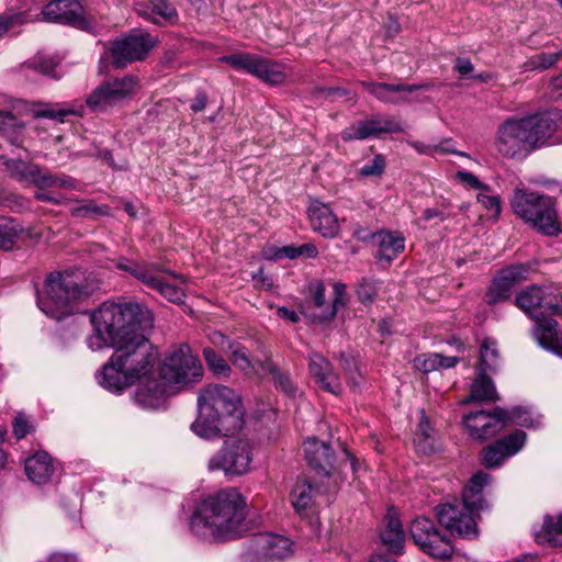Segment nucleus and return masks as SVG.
Returning a JSON list of instances; mask_svg holds the SVG:
<instances>
[{
  "instance_id": "obj_1",
  "label": "nucleus",
  "mask_w": 562,
  "mask_h": 562,
  "mask_svg": "<svg viewBox=\"0 0 562 562\" xmlns=\"http://www.w3.org/2000/svg\"><path fill=\"white\" fill-rule=\"evenodd\" d=\"M91 323L93 334L87 338L88 347L114 348L98 376L104 389L121 392L154 375L159 352L147 337L154 317L146 306L132 301H106L91 314Z\"/></svg>"
},
{
  "instance_id": "obj_2",
  "label": "nucleus",
  "mask_w": 562,
  "mask_h": 562,
  "mask_svg": "<svg viewBox=\"0 0 562 562\" xmlns=\"http://www.w3.org/2000/svg\"><path fill=\"white\" fill-rule=\"evenodd\" d=\"M190 526L198 536L214 541L244 537L249 530L245 497L228 488L205 498L191 518Z\"/></svg>"
},
{
  "instance_id": "obj_3",
  "label": "nucleus",
  "mask_w": 562,
  "mask_h": 562,
  "mask_svg": "<svg viewBox=\"0 0 562 562\" xmlns=\"http://www.w3.org/2000/svg\"><path fill=\"white\" fill-rule=\"evenodd\" d=\"M199 415L191 430L201 438L216 439L239 431L244 425L240 396L231 387L210 384L198 397Z\"/></svg>"
},
{
  "instance_id": "obj_4",
  "label": "nucleus",
  "mask_w": 562,
  "mask_h": 562,
  "mask_svg": "<svg viewBox=\"0 0 562 562\" xmlns=\"http://www.w3.org/2000/svg\"><path fill=\"white\" fill-rule=\"evenodd\" d=\"M90 293L80 271L53 272L46 279V296L38 299V306L46 315L60 319L71 313L72 303Z\"/></svg>"
},
{
  "instance_id": "obj_5",
  "label": "nucleus",
  "mask_w": 562,
  "mask_h": 562,
  "mask_svg": "<svg viewBox=\"0 0 562 562\" xmlns=\"http://www.w3.org/2000/svg\"><path fill=\"white\" fill-rule=\"evenodd\" d=\"M555 199L536 191L515 189L510 205L514 213L544 236L562 233Z\"/></svg>"
},
{
  "instance_id": "obj_6",
  "label": "nucleus",
  "mask_w": 562,
  "mask_h": 562,
  "mask_svg": "<svg viewBox=\"0 0 562 562\" xmlns=\"http://www.w3.org/2000/svg\"><path fill=\"white\" fill-rule=\"evenodd\" d=\"M254 443L244 438L224 441L207 462L210 472L222 471L226 476H240L251 470Z\"/></svg>"
},
{
  "instance_id": "obj_7",
  "label": "nucleus",
  "mask_w": 562,
  "mask_h": 562,
  "mask_svg": "<svg viewBox=\"0 0 562 562\" xmlns=\"http://www.w3.org/2000/svg\"><path fill=\"white\" fill-rule=\"evenodd\" d=\"M159 374L166 383L183 386L199 382L203 375V368L190 346L183 344L165 358Z\"/></svg>"
},
{
  "instance_id": "obj_8",
  "label": "nucleus",
  "mask_w": 562,
  "mask_h": 562,
  "mask_svg": "<svg viewBox=\"0 0 562 562\" xmlns=\"http://www.w3.org/2000/svg\"><path fill=\"white\" fill-rule=\"evenodd\" d=\"M409 533L414 543L424 553L442 560L452 555L453 547L450 539L440 532L431 519L417 517L411 525Z\"/></svg>"
},
{
  "instance_id": "obj_9",
  "label": "nucleus",
  "mask_w": 562,
  "mask_h": 562,
  "mask_svg": "<svg viewBox=\"0 0 562 562\" xmlns=\"http://www.w3.org/2000/svg\"><path fill=\"white\" fill-rule=\"evenodd\" d=\"M156 44V37L149 33L143 30H133L112 43V63L115 68H124L128 64L143 60Z\"/></svg>"
},
{
  "instance_id": "obj_10",
  "label": "nucleus",
  "mask_w": 562,
  "mask_h": 562,
  "mask_svg": "<svg viewBox=\"0 0 562 562\" xmlns=\"http://www.w3.org/2000/svg\"><path fill=\"white\" fill-rule=\"evenodd\" d=\"M437 519L452 536L474 539L479 535L475 520L476 510H472L463 502L440 504L435 508Z\"/></svg>"
},
{
  "instance_id": "obj_11",
  "label": "nucleus",
  "mask_w": 562,
  "mask_h": 562,
  "mask_svg": "<svg viewBox=\"0 0 562 562\" xmlns=\"http://www.w3.org/2000/svg\"><path fill=\"white\" fill-rule=\"evenodd\" d=\"M562 120V112L551 110L520 117L521 128L530 151L548 145Z\"/></svg>"
},
{
  "instance_id": "obj_12",
  "label": "nucleus",
  "mask_w": 562,
  "mask_h": 562,
  "mask_svg": "<svg viewBox=\"0 0 562 562\" xmlns=\"http://www.w3.org/2000/svg\"><path fill=\"white\" fill-rule=\"evenodd\" d=\"M137 86L134 76L126 75L122 78L108 80L97 87L87 98V105L93 112H103L131 97Z\"/></svg>"
},
{
  "instance_id": "obj_13",
  "label": "nucleus",
  "mask_w": 562,
  "mask_h": 562,
  "mask_svg": "<svg viewBox=\"0 0 562 562\" xmlns=\"http://www.w3.org/2000/svg\"><path fill=\"white\" fill-rule=\"evenodd\" d=\"M220 60L237 70H244L269 83H280L284 79V74L280 65L254 54L237 53L223 56Z\"/></svg>"
},
{
  "instance_id": "obj_14",
  "label": "nucleus",
  "mask_w": 562,
  "mask_h": 562,
  "mask_svg": "<svg viewBox=\"0 0 562 562\" xmlns=\"http://www.w3.org/2000/svg\"><path fill=\"white\" fill-rule=\"evenodd\" d=\"M495 147L503 157L509 159H524L531 154L519 119H508L498 126Z\"/></svg>"
},
{
  "instance_id": "obj_15",
  "label": "nucleus",
  "mask_w": 562,
  "mask_h": 562,
  "mask_svg": "<svg viewBox=\"0 0 562 562\" xmlns=\"http://www.w3.org/2000/svg\"><path fill=\"white\" fill-rule=\"evenodd\" d=\"M527 434L517 429L493 443L485 446L480 452V461L486 469L501 468L504 462L517 454L525 446Z\"/></svg>"
},
{
  "instance_id": "obj_16",
  "label": "nucleus",
  "mask_w": 562,
  "mask_h": 562,
  "mask_svg": "<svg viewBox=\"0 0 562 562\" xmlns=\"http://www.w3.org/2000/svg\"><path fill=\"white\" fill-rule=\"evenodd\" d=\"M48 22L68 24L86 32L94 31V22L87 18L78 0H53L43 10Z\"/></svg>"
},
{
  "instance_id": "obj_17",
  "label": "nucleus",
  "mask_w": 562,
  "mask_h": 562,
  "mask_svg": "<svg viewBox=\"0 0 562 562\" xmlns=\"http://www.w3.org/2000/svg\"><path fill=\"white\" fill-rule=\"evenodd\" d=\"M530 266L527 263L512 265L502 269L485 293L484 300L488 305L507 301L515 285L528 278Z\"/></svg>"
},
{
  "instance_id": "obj_18",
  "label": "nucleus",
  "mask_w": 562,
  "mask_h": 562,
  "mask_svg": "<svg viewBox=\"0 0 562 562\" xmlns=\"http://www.w3.org/2000/svg\"><path fill=\"white\" fill-rule=\"evenodd\" d=\"M498 408L470 412L463 417V424L470 438L483 442L495 437L505 428V419Z\"/></svg>"
},
{
  "instance_id": "obj_19",
  "label": "nucleus",
  "mask_w": 562,
  "mask_h": 562,
  "mask_svg": "<svg viewBox=\"0 0 562 562\" xmlns=\"http://www.w3.org/2000/svg\"><path fill=\"white\" fill-rule=\"evenodd\" d=\"M292 541L274 533H258L251 540L250 553L258 562L284 559L292 553Z\"/></svg>"
},
{
  "instance_id": "obj_20",
  "label": "nucleus",
  "mask_w": 562,
  "mask_h": 562,
  "mask_svg": "<svg viewBox=\"0 0 562 562\" xmlns=\"http://www.w3.org/2000/svg\"><path fill=\"white\" fill-rule=\"evenodd\" d=\"M551 301H553V294L548 292L547 289L530 285L520 291L515 300V304L522 310L526 314L530 315L535 321L536 325L547 317L548 310L552 308Z\"/></svg>"
},
{
  "instance_id": "obj_21",
  "label": "nucleus",
  "mask_w": 562,
  "mask_h": 562,
  "mask_svg": "<svg viewBox=\"0 0 562 562\" xmlns=\"http://www.w3.org/2000/svg\"><path fill=\"white\" fill-rule=\"evenodd\" d=\"M401 132H403L401 123L394 120H383L375 115L345 128L341 132V138L345 142L363 140L370 137H378L381 134Z\"/></svg>"
},
{
  "instance_id": "obj_22",
  "label": "nucleus",
  "mask_w": 562,
  "mask_h": 562,
  "mask_svg": "<svg viewBox=\"0 0 562 562\" xmlns=\"http://www.w3.org/2000/svg\"><path fill=\"white\" fill-rule=\"evenodd\" d=\"M21 177L34 183L38 189L59 188L65 190H79L80 183L67 175H54L44 171L38 165H29L22 161L18 162Z\"/></svg>"
},
{
  "instance_id": "obj_23",
  "label": "nucleus",
  "mask_w": 562,
  "mask_h": 562,
  "mask_svg": "<svg viewBox=\"0 0 562 562\" xmlns=\"http://www.w3.org/2000/svg\"><path fill=\"white\" fill-rule=\"evenodd\" d=\"M362 86L384 103L398 104L409 102V94L419 89L429 88V85H406V83H385L374 81H363Z\"/></svg>"
},
{
  "instance_id": "obj_24",
  "label": "nucleus",
  "mask_w": 562,
  "mask_h": 562,
  "mask_svg": "<svg viewBox=\"0 0 562 562\" xmlns=\"http://www.w3.org/2000/svg\"><path fill=\"white\" fill-rule=\"evenodd\" d=\"M308 368L315 383L325 392L338 395L341 393V383L333 364L321 353L312 352L308 356Z\"/></svg>"
},
{
  "instance_id": "obj_25",
  "label": "nucleus",
  "mask_w": 562,
  "mask_h": 562,
  "mask_svg": "<svg viewBox=\"0 0 562 562\" xmlns=\"http://www.w3.org/2000/svg\"><path fill=\"white\" fill-rule=\"evenodd\" d=\"M304 453L307 463L318 473L329 476L334 470L335 453L331 447L316 438L304 442Z\"/></svg>"
},
{
  "instance_id": "obj_26",
  "label": "nucleus",
  "mask_w": 562,
  "mask_h": 562,
  "mask_svg": "<svg viewBox=\"0 0 562 562\" xmlns=\"http://www.w3.org/2000/svg\"><path fill=\"white\" fill-rule=\"evenodd\" d=\"M308 217L313 229L325 238H334L339 232L337 216L329 205L315 201L308 207Z\"/></svg>"
},
{
  "instance_id": "obj_27",
  "label": "nucleus",
  "mask_w": 562,
  "mask_h": 562,
  "mask_svg": "<svg viewBox=\"0 0 562 562\" xmlns=\"http://www.w3.org/2000/svg\"><path fill=\"white\" fill-rule=\"evenodd\" d=\"M211 339L213 344L229 352V360L237 369L246 374L256 372V367H259L258 362L260 360L251 361L246 348L241 344L229 340L221 333H214Z\"/></svg>"
},
{
  "instance_id": "obj_28",
  "label": "nucleus",
  "mask_w": 562,
  "mask_h": 562,
  "mask_svg": "<svg viewBox=\"0 0 562 562\" xmlns=\"http://www.w3.org/2000/svg\"><path fill=\"white\" fill-rule=\"evenodd\" d=\"M115 267L134 277L146 286L153 283L155 273H168L175 278L177 277L173 272L164 270L160 265L138 262L126 257H120L115 262Z\"/></svg>"
},
{
  "instance_id": "obj_29",
  "label": "nucleus",
  "mask_w": 562,
  "mask_h": 562,
  "mask_svg": "<svg viewBox=\"0 0 562 562\" xmlns=\"http://www.w3.org/2000/svg\"><path fill=\"white\" fill-rule=\"evenodd\" d=\"M142 384L136 389L134 400L143 408L157 409L165 402V385L154 379H143Z\"/></svg>"
},
{
  "instance_id": "obj_30",
  "label": "nucleus",
  "mask_w": 562,
  "mask_h": 562,
  "mask_svg": "<svg viewBox=\"0 0 562 562\" xmlns=\"http://www.w3.org/2000/svg\"><path fill=\"white\" fill-rule=\"evenodd\" d=\"M533 335L542 348L562 358V330L559 329L557 321L543 319L535 326Z\"/></svg>"
},
{
  "instance_id": "obj_31",
  "label": "nucleus",
  "mask_w": 562,
  "mask_h": 562,
  "mask_svg": "<svg viewBox=\"0 0 562 562\" xmlns=\"http://www.w3.org/2000/svg\"><path fill=\"white\" fill-rule=\"evenodd\" d=\"M380 538L389 551L395 554L403 553L405 532L396 513L392 509H389L384 518V528Z\"/></svg>"
},
{
  "instance_id": "obj_32",
  "label": "nucleus",
  "mask_w": 562,
  "mask_h": 562,
  "mask_svg": "<svg viewBox=\"0 0 562 562\" xmlns=\"http://www.w3.org/2000/svg\"><path fill=\"white\" fill-rule=\"evenodd\" d=\"M54 471L52 458L45 451H38L25 460V474L35 484H46Z\"/></svg>"
},
{
  "instance_id": "obj_33",
  "label": "nucleus",
  "mask_w": 562,
  "mask_h": 562,
  "mask_svg": "<svg viewBox=\"0 0 562 562\" xmlns=\"http://www.w3.org/2000/svg\"><path fill=\"white\" fill-rule=\"evenodd\" d=\"M492 476L488 473L479 471L475 473L468 485L463 488L462 501L472 510L480 512L486 507V502L483 498L482 491L486 486Z\"/></svg>"
},
{
  "instance_id": "obj_34",
  "label": "nucleus",
  "mask_w": 562,
  "mask_h": 562,
  "mask_svg": "<svg viewBox=\"0 0 562 562\" xmlns=\"http://www.w3.org/2000/svg\"><path fill=\"white\" fill-rule=\"evenodd\" d=\"M492 373L476 371V378L472 382L470 394L462 404L471 402H496L499 396L491 378Z\"/></svg>"
},
{
  "instance_id": "obj_35",
  "label": "nucleus",
  "mask_w": 562,
  "mask_h": 562,
  "mask_svg": "<svg viewBox=\"0 0 562 562\" xmlns=\"http://www.w3.org/2000/svg\"><path fill=\"white\" fill-rule=\"evenodd\" d=\"M148 2L149 8L142 4L135 8L139 16L155 24H159L160 20L168 22L177 20V10L169 0H148Z\"/></svg>"
},
{
  "instance_id": "obj_36",
  "label": "nucleus",
  "mask_w": 562,
  "mask_h": 562,
  "mask_svg": "<svg viewBox=\"0 0 562 562\" xmlns=\"http://www.w3.org/2000/svg\"><path fill=\"white\" fill-rule=\"evenodd\" d=\"M378 258L391 263L405 248V238L400 232H379Z\"/></svg>"
},
{
  "instance_id": "obj_37",
  "label": "nucleus",
  "mask_w": 562,
  "mask_h": 562,
  "mask_svg": "<svg viewBox=\"0 0 562 562\" xmlns=\"http://www.w3.org/2000/svg\"><path fill=\"white\" fill-rule=\"evenodd\" d=\"M502 367V358L497 341L492 338H485L480 345V361L476 371L495 374Z\"/></svg>"
},
{
  "instance_id": "obj_38",
  "label": "nucleus",
  "mask_w": 562,
  "mask_h": 562,
  "mask_svg": "<svg viewBox=\"0 0 562 562\" xmlns=\"http://www.w3.org/2000/svg\"><path fill=\"white\" fill-rule=\"evenodd\" d=\"M310 297L305 300L302 305V314L314 324H323L324 322H316L310 315L308 312L319 314L322 310H325L327 303L325 300V285L322 281H313L308 284Z\"/></svg>"
},
{
  "instance_id": "obj_39",
  "label": "nucleus",
  "mask_w": 562,
  "mask_h": 562,
  "mask_svg": "<svg viewBox=\"0 0 562 562\" xmlns=\"http://www.w3.org/2000/svg\"><path fill=\"white\" fill-rule=\"evenodd\" d=\"M259 368L266 373L269 374L274 383V386L284 392L288 395L293 396L296 392V387L293 384L289 373L283 372L270 357H266L265 360L259 361Z\"/></svg>"
},
{
  "instance_id": "obj_40",
  "label": "nucleus",
  "mask_w": 562,
  "mask_h": 562,
  "mask_svg": "<svg viewBox=\"0 0 562 562\" xmlns=\"http://www.w3.org/2000/svg\"><path fill=\"white\" fill-rule=\"evenodd\" d=\"M334 289V299L330 302V305H327L325 310H322L319 314H315L308 312V315L316 322H329L331 321L337 313L339 306L346 304L345 295H346V284L341 282H335L333 285Z\"/></svg>"
},
{
  "instance_id": "obj_41",
  "label": "nucleus",
  "mask_w": 562,
  "mask_h": 562,
  "mask_svg": "<svg viewBox=\"0 0 562 562\" xmlns=\"http://www.w3.org/2000/svg\"><path fill=\"white\" fill-rule=\"evenodd\" d=\"M147 288L157 291L160 295L175 304H181L186 296L181 288L165 280L160 273H155L153 283L148 284Z\"/></svg>"
},
{
  "instance_id": "obj_42",
  "label": "nucleus",
  "mask_w": 562,
  "mask_h": 562,
  "mask_svg": "<svg viewBox=\"0 0 562 562\" xmlns=\"http://www.w3.org/2000/svg\"><path fill=\"white\" fill-rule=\"evenodd\" d=\"M313 486L307 481L295 483L291 492V503L299 515H304L313 498Z\"/></svg>"
},
{
  "instance_id": "obj_43",
  "label": "nucleus",
  "mask_w": 562,
  "mask_h": 562,
  "mask_svg": "<svg viewBox=\"0 0 562 562\" xmlns=\"http://www.w3.org/2000/svg\"><path fill=\"white\" fill-rule=\"evenodd\" d=\"M541 537L553 547L562 546V514L544 518Z\"/></svg>"
},
{
  "instance_id": "obj_44",
  "label": "nucleus",
  "mask_w": 562,
  "mask_h": 562,
  "mask_svg": "<svg viewBox=\"0 0 562 562\" xmlns=\"http://www.w3.org/2000/svg\"><path fill=\"white\" fill-rule=\"evenodd\" d=\"M498 412L502 413L503 419H505V427L509 424H515L522 427H533L535 422L529 411L520 406H514L509 408L501 407Z\"/></svg>"
},
{
  "instance_id": "obj_45",
  "label": "nucleus",
  "mask_w": 562,
  "mask_h": 562,
  "mask_svg": "<svg viewBox=\"0 0 562 562\" xmlns=\"http://www.w3.org/2000/svg\"><path fill=\"white\" fill-rule=\"evenodd\" d=\"M70 213L75 217L98 218L110 215V207L105 204L99 205L93 200H87L72 207Z\"/></svg>"
},
{
  "instance_id": "obj_46",
  "label": "nucleus",
  "mask_w": 562,
  "mask_h": 562,
  "mask_svg": "<svg viewBox=\"0 0 562 562\" xmlns=\"http://www.w3.org/2000/svg\"><path fill=\"white\" fill-rule=\"evenodd\" d=\"M19 236V229L14 221L9 217L0 216V249L10 250Z\"/></svg>"
},
{
  "instance_id": "obj_47",
  "label": "nucleus",
  "mask_w": 562,
  "mask_h": 562,
  "mask_svg": "<svg viewBox=\"0 0 562 562\" xmlns=\"http://www.w3.org/2000/svg\"><path fill=\"white\" fill-rule=\"evenodd\" d=\"M204 360L215 374L217 375H228L231 373V367L216 351L210 347L203 349Z\"/></svg>"
},
{
  "instance_id": "obj_48",
  "label": "nucleus",
  "mask_w": 562,
  "mask_h": 562,
  "mask_svg": "<svg viewBox=\"0 0 562 562\" xmlns=\"http://www.w3.org/2000/svg\"><path fill=\"white\" fill-rule=\"evenodd\" d=\"M77 114L74 109L61 106L60 104L48 105L36 112V117H45L64 122L69 115Z\"/></svg>"
},
{
  "instance_id": "obj_49",
  "label": "nucleus",
  "mask_w": 562,
  "mask_h": 562,
  "mask_svg": "<svg viewBox=\"0 0 562 562\" xmlns=\"http://www.w3.org/2000/svg\"><path fill=\"white\" fill-rule=\"evenodd\" d=\"M57 66V61L53 57L37 56L27 64L29 68L45 75L53 76V71Z\"/></svg>"
},
{
  "instance_id": "obj_50",
  "label": "nucleus",
  "mask_w": 562,
  "mask_h": 562,
  "mask_svg": "<svg viewBox=\"0 0 562 562\" xmlns=\"http://www.w3.org/2000/svg\"><path fill=\"white\" fill-rule=\"evenodd\" d=\"M385 158L383 155H375L372 160L366 164L359 171L363 177H379L384 172Z\"/></svg>"
},
{
  "instance_id": "obj_51",
  "label": "nucleus",
  "mask_w": 562,
  "mask_h": 562,
  "mask_svg": "<svg viewBox=\"0 0 562 562\" xmlns=\"http://www.w3.org/2000/svg\"><path fill=\"white\" fill-rule=\"evenodd\" d=\"M562 57V52L558 53H541L530 59V64L537 69H548L552 67Z\"/></svg>"
},
{
  "instance_id": "obj_52",
  "label": "nucleus",
  "mask_w": 562,
  "mask_h": 562,
  "mask_svg": "<svg viewBox=\"0 0 562 562\" xmlns=\"http://www.w3.org/2000/svg\"><path fill=\"white\" fill-rule=\"evenodd\" d=\"M438 353H425L414 359V367L425 373L438 369Z\"/></svg>"
},
{
  "instance_id": "obj_53",
  "label": "nucleus",
  "mask_w": 562,
  "mask_h": 562,
  "mask_svg": "<svg viewBox=\"0 0 562 562\" xmlns=\"http://www.w3.org/2000/svg\"><path fill=\"white\" fill-rule=\"evenodd\" d=\"M456 179L461 183L475 189V190H488V186L482 183L476 176L465 170H459L456 172Z\"/></svg>"
},
{
  "instance_id": "obj_54",
  "label": "nucleus",
  "mask_w": 562,
  "mask_h": 562,
  "mask_svg": "<svg viewBox=\"0 0 562 562\" xmlns=\"http://www.w3.org/2000/svg\"><path fill=\"white\" fill-rule=\"evenodd\" d=\"M357 296L364 304L371 303L376 296V289L372 283L362 281L358 284Z\"/></svg>"
},
{
  "instance_id": "obj_55",
  "label": "nucleus",
  "mask_w": 562,
  "mask_h": 562,
  "mask_svg": "<svg viewBox=\"0 0 562 562\" xmlns=\"http://www.w3.org/2000/svg\"><path fill=\"white\" fill-rule=\"evenodd\" d=\"M32 426L24 414H18L13 422V434L18 439L24 438L31 430Z\"/></svg>"
},
{
  "instance_id": "obj_56",
  "label": "nucleus",
  "mask_w": 562,
  "mask_h": 562,
  "mask_svg": "<svg viewBox=\"0 0 562 562\" xmlns=\"http://www.w3.org/2000/svg\"><path fill=\"white\" fill-rule=\"evenodd\" d=\"M339 359L344 371L349 375L351 380H355V375L359 373L356 359L351 355L345 352L340 353Z\"/></svg>"
},
{
  "instance_id": "obj_57",
  "label": "nucleus",
  "mask_w": 562,
  "mask_h": 562,
  "mask_svg": "<svg viewBox=\"0 0 562 562\" xmlns=\"http://www.w3.org/2000/svg\"><path fill=\"white\" fill-rule=\"evenodd\" d=\"M315 93L319 97H324L325 99H329V100H336L338 98H341V97H346V95H349V91L344 89V88H339V87H334V88H317Z\"/></svg>"
},
{
  "instance_id": "obj_58",
  "label": "nucleus",
  "mask_w": 562,
  "mask_h": 562,
  "mask_svg": "<svg viewBox=\"0 0 562 562\" xmlns=\"http://www.w3.org/2000/svg\"><path fill=\"white\" fill-rule=\"evenodd\" d=\"M477 201L484 205L488 211L494 212L496 215L501 213V202L497 196L486 195L483 193L477 194Z\"/></svg>"
},
{
  "instance_id": "obj_59",
  "label": "nucleus",
  "mask_w": 562,
  "mask_h": 562,
  "mask_svg": "<svg viewBox=\"0 0 562 562\" xmlns=\"http://www.w3.org/2000/svg\"><path fill=\"white\" fill-rule=\"evenodd\" d=\"M454 69L462 77H467V76H469L473 71L474 67H473V64L471 63V60L469 58L458 57L456 59Z\"/></svg>"
},
{
  "instance_id": "obj_60",
  "label": "nucleus",
  "mask_w": 562,
  "mask_h": 562,
  "mask_svg": "<svg viewBox=\"0 0 562 562\" xmlns=\"http://www.w3.org/2000/svg\"><path fill=\"white\" fill-rule=\"evenodd\" d=\"M447 215L435 207H428L423 211L422 220L424 221H431L434 218H438L440 222H445L447 220Z\"/></svg>"
},
{
  "instance_id": "obj_61",
  "label": "nucleus",
  "mask_w": 562,
  "mask_h": 562,
  "mask_svg": "<svg viewBox=\"0 0 562 562\" xmlns=\"http://www.w3.org/2000/svg\"><path fill=\"white\" fill-rule=\"evenodd\" d=\"M207 104V95L204 91H198L191 103V110L194 112H201Z\"/></svg>"
},
{
  "instance_id": "obj_62",
  "label": "nucleus",
  "mask_w": 562,
  "mask_h": 562,
  "mask_svg": "<svg viewBox=\"0 0 562 562\" xmlns=\"http://www.w3.org/2000/svg\"><path fill=\"white\" fill-rule=\"evenodd\" d=\"M353 237L361 241H369L378 237V233H372L367 227L358 226L353 231Z\"/></svg>"
},
{
  "instance_id": "obj_63",
  "label": "nucleus",
  "mask_w": 562,
  "mask_h": 562,
  "mask_svg": "<svg viewBox=\"0 0 562 562\" xmlns=\"http://www.w3.org/2000/svg\"><path fill=\"white\" fill-rule=\"evenodd\" d=\"M47 562H77V557L71 553L56 552L48 557Z\"/></svg>"
},
{
  "instance_id": "obj_64",
  "label": "nucleus",
  "mask_w": 562,
  "mask_h": 562,
  "mask_svg": "<svg viewBox=\"0 0 562 562\" xmlns=\"http://www.w3.org/2000/svg\"><path fill=\"white\" fill-rule=\"evenodd\" d=\"M277 313L279 317L290 321L291 323H297L300 321V316L295 311L284 306L279 307Z\"/></svg>"
}]
</instances>
